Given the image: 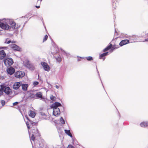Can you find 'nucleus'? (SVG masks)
Wrapping results in <instances>:
<instances>
[{
  "label": "nucleus",
  "instance_id": "72a5a7b5",
  "mask_svg": "<svg viewBox=\"0 0 148 148\" xmlns=\"http://www.w3.org/2000/svg\"><path fill=\"white\" fill-rule=\"evenodd\" d=\"M11 42V41L10 40H9L8 41H7V39L5 40V42L4 43H7L8 44H9Z\"/></svg>",
  "mask_w": 148,
  "mask_h": 148
},
{
  "label": "nucleus",
  "instance_id": "7ed1b4c3",
  "mask_svg": "<svg viewBox=\"0 0 148 148\" xmlns=\"http://www.w3.org/2000/svg\"><path fill=\"white\" fill-rule=\"evenodd\" d=\"M3 61L5 66L8 67L10 66L14 63L12 59L11 58H5L3 59Z\"/></svg>",
  "mask_w": 148,
  "mask_h": 148
},
{
  "label": "nucleus",
  "instance_id": "c756f323",
  "mask_svg": "<svg viewBox=\"0 0 148 148\" xmlns=\"http://www.w3.org/2000/svg\"><path fill=\"white\" fill-rule=\"evenodd\" d=\"M48 37L47 35H46L44 38H43V42H44L47 40Z\"/></svg>",
  "mask_w": 148,
  "mask_h": 148
},
{
  "label": "nucleus",
  "instance_id": "c85d7f7f",
  "mask_svg": "<svg viewBox=\"0 0 148 148\" xmlns=\"http://www.w3.org/2000/svg\"><path fill=\"white\" fill-rule=\"evenodd\" d=\"M60 120V122L62 124H64L65 123V121L62 117H61V118Z\"/></svg>",
  "mask_w": 148,
  "mask_h": 148
},
{
  "label": "nucleus",
  "instance_id": "603ef678",
  "mask_svg": "<svg viewBox=\"0 0 148 148\" xmlns=\"http://www.w3.org/2000/svg\"><path fill=\"white\" fill-rule=\"evenodd\" d=\"M0 90H1V87H0Z\"/></svg>",
  "mask_w": 148,
  "mask_h": 148
},
{
  "label": "nucleus",
  "instance_id": "6e6552de",
  "mask_svg": "<svg viewBox=\"0 0 148 148\" xmlns=\"http://www.w3.org/2000/svg\"><path fill=\"white\" fill-rule=\"evenodd\" d=\"M53 108V114L55 116L60 114V109L58 107L51 108Z\"/></svg>",
  "mask_w": 148,
  "mask_h": 148
},
{
  "label": "nucleus",
  "instance_id": "09e8293b",
  "mask_svg": "<svg viewBox=\"0 0 148 148\" xmlns=\"http://www.w3.org/2000/svg\"><path fill=\"white\" fill-rule=\"evenodd\" d=\"M11 43H14V41H11Z\"/></svg>",
  "mask_w": 148,
  "mask_h": 148
},
{
  "label": "nucleus",
  "instance_id": "49530a36",
  "mask_svg": "<svg viewBox=\"0 0 148 148\" xmlns=\"http://www.w3.org/2000/svg\"><path fill=\"white\" fill-rule=\"evenodd\" d=\"M145 41H148V38L145 39Z\"/></svg>",
  "mask_w": 148,
  "mask_h": 148
},
{
  "label": "nucleus",
  "instance_id": "1a4fd4ad",
  "mask_svg": "<svg viewBox=\"0 0 148 148\" xmlns=\"http://www.w3.org/2000/svg\"><path fill=\"white\" fill-rule=\"evenodd\" d=\"M10 48L12 49L15 51H18V46L14 44H11L9 45Z\"/></svg>",
  "mask_w": 148,
  "mask_h": 148
},
{
  "label": "nucleus",
  "instance_id": "473e14b6",
  "mask_svg": "<svg viewBox=\"0 0 148 148\" xmlns=\"http://www.w3.org/2000/svg\"><path fill=\"white\" fill-rule=\"evenodd\" d=\"M5 101L3 100H1V103L2 106H3L5 104Z\"/></svg>",
  "mask_w": 148,
  "mask_h": 148
},
{
  "label": "nucleus",
  "instance_id": "f257e3e1",
  "mask_svg": "<svg viewBox=\"0 0 148 148\" xmlns=\"http://www.w3.org/2000/svg\"><path fill=\"white\" fill-rule=\"evenodd\" d=\"M0 27L2 29L7 30L10 29L12 28V29H15L16 23L12 19H8L5 21L1 22L2 20H0Z\"/></svg>",
  "mask_w": 148,
  "mask_h": 148
},
{
  "label": "nucleus",
  "instance_id": "37998d69",
  "mask_svg": "<svg viewBox=\"0 0 148 148\" xmlns=\"http://www.w3.org/2000/svg\"><path fill=\"white\" fill-rule=\"evenodd\" d=\"M55 87H56V88L57 89H58L59 88V86L58 85H56L55 86Z\"/></svg>",
  "mask_w": 148,
  "mask_h": 148
},
{
  "label": "nucleus",
  "instance_id": "2eb2a0df",
  "mask_svg": "<svg viewBox=\"0 0 148 148\" xmlns=\"http://www.w3.org/2000/svg\"><path fill=\"white\" fill-rule=\"evenodd\" d=\"M32 133L34 135H35L36 136H38L39 135L38 132V130L36 128H34L33 129L32 131Z\"/></svg>",
  "mask_w": 148,
  "mask_h": 148
},
{
  "label": "nucleus",
  "instance_id": "de8ad7c7",
  "mask_svg": "<svg viewBox=\"0 0 148 148\" xmlns=\"http://www.w3.org/2000/svg\"><path fill=\"white\" fill-rule=\"evenodd\" d=\"M97 73H98V75H99V77H100V75H99V72L97 70Z\"/></svg>",
  "mask_w": 148,
  "mask_h": 148
},
{
  "label": "nucleus",
  "instance_id": "9d476101",
  "mask_svg": "<svg viewBox=\"0 0 148 148\" xmlns=\"http://www.w3.org/2000/svg\"><path fill=\"white\" fill-rule=\"evenodd\" d=\"M21 86L22 89L24 91H26L27 90V88L28 87L27 84H21L20 82H19V88Z\"/></svg>",
  "mask_w": 148,
  "mask_h": 148
},
{
  "label": "nucleus",
  "instance_id": "c9c22d12",
  "mask_svg": "<svg viewBox=\"0 0 148 148\" xmlns=\"http://www.w3.org/2000/svg\"><path fill=\"white\" fill-rule=\"evenodd\" d=\"M38 84H39V82H38L35 81V82H33V84L34 86H36L37 85H38Z\"/></svg>",
  "mask_w": 148,
  "mask_h": 148
},
{
  "label": "nucleus",
  "instance_id": "b1692460",
  "mask_svg": "<svg viewBox=\"0 0 148 148\" xmlns=\"http://www.w3.org/2000/svg\"><path fill=\"white\" fill-rule=\"evenodd\" d=\"M61 50L62 52L67 57H68V55H69V53H67L65 52V51L63 50L62 49H61Z\"/></svg>",
  "mask_w": 148,
  "mask_h": 148
},
{
  "label": "nucleus",
  "instance_id": "58836bf2",
  "mask_svg": "<svg viewBox=\"0 0 148 148\" xmlns=\"http://www.w3.org/2000/svg\"><path fill=\"white\" fill-rule=\"evenodd\" d=\"M67 148H75V147L71 145H69Z\"/></svg>",
  "mask_w": 148,
  "mask_h": 148
},
{
  "label": "nucleus",
  "instance_id": "c03bdc74",
  "mask_svg": "<svg viewBox=\"0 0 148 148\" xmlns=\"http://www.w3.org/2000/svg\"><path fill=\"white\" fill-rule=\"evenodd\" d=\"M36 7L37 8H40V6H36Z\"/></svg>",
  "mask_w": 148,
  "mask_h": 148
},
{
  "label": "nucleus",
  "instance_id": "0eeeda50",
  "mask_svg": "<svg viewBox=\"0 0 148 148\" xmlns=\"http://www.w3.org/2000/svg\"><path fill=\"white\" fill-rule=\"evenodd\" d=\"M41 64L43 66L44 70L47 71H49L50 70V67L48 64L45 62H41Z\"/></svg>",
  "mask_w": 148,
  "mask_h": 148
},
{
  "label": "nucleus",
  "instance_id": "6ab92c4d",
  "mask_svg": "<svg viewBox=\"0 0 148 148\" xmlns=\"http://www.w3.org/2000/svg\"><path fill=\"white\" fill-rule=\"evenodd\" d=\"M42 96V94L41 92H39L36 93L35 95V96L36 97L40 98L41 99L43 98Z\"/></svg>",
  "mask_w": 148,
  "mask_h": 148
},
{
  "label": "nucleus",
  "instance_id": "4c0bfd02",
  "mask_svg": "<svg viewBox=\"0 0 148 148\" xmlns=\"http://www.w3.org/2000/svg\"><path fill=\"white\" fill-rule=\"evenodd\" d=\"M27 18V16H25L24 17H22L20 18V20H21L22 18H23V19H25L26 18Z\"/></svg>",
  "mask_w": 148,
  "mask_h": 148
},
{
  "label": "nucleus",
  "instance_id": "f704fd0d",
  "mask_svg": "<svg viewBox=\"0 0 148 148\" xmlns=\"http://www.w3.org/2000/svg\"><path fill=\"white\" fill-rule=\"evenodd\" d=\"M50 98L52 100H55V97H53V96L52 95H51L50 96Z\"/></svg>",
  "mask_w": 148,
  "mask_h": 148
},
{
  "label": "nucleus",
  "instance_id": "20e7f679",
  "mask_svg": "<svg viewBox=\"0 0 148 148\" xmlns=\"http://www.w3.org/2000/svg\"><path fill=\"white\" fill-rule=\"evenodd\" d=\"M25 66L31 71H34L35 69L34 66L27 60H26V62L24 63Z\"/></svg>",
  "mask_w": 148,
  "mask_h": 148
},
{
  "label": "nucleus",
  "instance_id": "5fc2aeb1",
  "mask_svg": "<svg viewBox=\"0 0 148 148\" xmlns=\"http://www.w3.org/2000/svg\"><path fill=\"white\" fill-rule=\"evenodd\" d=\"M78 60V61H79V60Z\"/></svg>",
  "mask_w": 148,
  "mask_h": 148
},
{
  "label": "nucleus",
  "instance_id": "3c124183",
  "mask_svg": "<svg viewBox=\"0 0 148 148\" xmlns=\"http://www.w3.org/2000/svg\"><path fill=\"white\" fill-rule=\"evenodd\" d=\"M28 132H29V131H28ZM29 136H30V134H29Z\"/></svg>",
  "mask_w": 148,
  "mask_h": 148
},
{
  "label": "nucleus",
  "instance_id": "a878e982",
  "mask_svg": "<svg viewBox=\"0 0 148 148\" xmlns=\"http://www.w3.org/2000/svg\"><path fill=\"white\" fill-rule=\"evenodd\" d=\"M56 60L59 62H60L61 61V58L60 57H58L56 58Z\"/></svg>",
  "mask_w": 148,
  "mask_h": 148
},
{
  "label": "nucleus",
  "instance_id": "423d86ee",
  "mask_svg": "<svg viewBox=\"0 0 148 148\" xmlns=\"http://www.w3.org/2000/svg\"><path fill=\"white\" fill-rule=\"evenodd\" d=\"M8 67L6 69V71L10 75H12L15 72V69L12 66Z\"/></svg>",
  "mask_w": 148,
  "mask_h": 148
},
{
  "label": "nucleus",
  "instance_id": "bb28decb",
  "mask_svg": "<svg viewBox=\"0 0 148 148\" xmlns=\"http://www.w3.org/2000/svg\"><path fill=\"white\" fill-rule=\"evenodd\" d=\"M40 114L42 116H45L44 117V119H46V117L45 114L43 112H40Z\"/></svg>",
  "mask_w": 148,
  "mask_h": 148
},
{
  "label": "nucleus",
  "instance_id": "dca6fc26",
  "mask_svg": "<svg viewBox=\"0 0 148 148\" xmlns=\"http://www.w3.org/2000/svg\"><path fill=\"white\" fill-rule=\"evenodd\" d=\"M140 126L143 127H145L148 125V122L145 121L141 123L140 124Z\"/></svg>",
  "mask_w": 148,
  "mask_h": 148
},
{
  "label": "nucleus",
  "instance_id": "ea45409f",
  "mask_svg": "<svg viewBox=\"0 0 148 148\" xmlns=\"http://www.w3.org/2000/svg\"><path fill=\"white\" fill-rule=\"evenodd\" d=\"M3 92L2 91L1 89V90H0V96L2 95H3Z\"/></svg>",
  "mask_w": 148,
  "mask_h": 148
},
{
  "label": "nucleus",
  "instance_id": "393cba45",
  "mask_svg": "<svg viewBox=\"0 0 148 148\" xmlns=\"http://www.w3.org/2000/svg\"><path fill=\"white\" fill-rule=\"evenodd\" d=\"M86 59L88 61H91L92 60L93 58L91 56H88L86 57Z\"/></svg>",
  "mask_w": 148,
  "mask_h": 148
},
{
  "label": "nucleus",
  "instance_id": "a19ab883",
  "mask_svg": "<svg viewBox=\"0 0 148 148\" xmlns=\"http://www.w3.org/2000/svg\"><path fill=\"white\" fill-rule=\"evenodd\" d=\"M111 49V51L112 52V51L113 50H114L115 49L114 48V47H113V46H112V48Z\"/></svg>",
  "mask_w": 148,
  "mask_h": 148
},
{
  "label": "nucleus",
  "instance_id": "5701e85b",
  "mask_svg": "<svg viewBox=\"0 0 148 148\" xmlns=\"http://www.w3.org/2000/svg\"><path fill=\"white\" fill-rule=\"evenodd\" d=\"M9 45L8 47H0V49H10Z\"/></svg>",
  "mask_w": 148,
  "mask_h": 148
},
{
  "label": "nucleus",
  "instance_id": "39448f33",
  "mask_svg": "<svg viewBox=\"0 0 148 148\" xmlns=\"http://www.w3.org/2000/svg\"><path fill=\"white\" fill-rule=\"evenodd\" d=\"M26 118L29 121L28 122H27L26 123L27 127L29 130L30 129L31 127L32 128V127L33 125H35L36 124V123L33 122L31 120H30L27 116L26 117Z\"/></svg>",
  "mask_w": 148,
  "mask_h": 148
},
{
  "label": "nucleus",
  "instance_id": "9b49d317",
  "mask_svg": "<svg viewBox=\"0 0 148 148\" xmlns=\"http://www.w3.org/2000/svg\"><path fill=\"white\" fill-rule=\"evenodd\" d=\"M6 55V54L3 50H0V60L3 59Z\"/></svg>",
  "mask_w": 148,
  "mask_h": 148
},
{
  "label": "nucleus",
  "instance_id": "ddd939ff",
  "mask_svg": "<svg viewBox=\"0 0 148 148\" xmlns=\"http://www.w3.org/2000/svg\"><path fill=\"white\" fill-rule=\"evenodd\" d=\"M28 114L29 116L31 117L32 118H34L36 115L35 113V112L32 110H29L28 112Z\"/></svg>",
  "mask_w": 148,
  "mask_h": 148
},
{
  "label": "nucleus",
  "instance_id": "2f4dec72",
  "mask_svg": "<svg viewBox=\"0 0 148 148\" xmlns=\"http://www.w3.org/2000/svg\"><path fill=\"white\" fill-rule=\"evenodd\" d=\"M65 133L67 134L68 135L70 133V131L69 130H64Z\"/></svg>",
  "mask_w": 148,
  "mask_h": 148
},
{
  "label": "nucleus",
  "instance_id": "a211bd4d",
  "mask_svg": "<svg viewBox=\"0 0 148 148\" xmlns=\"http://www.w3.org/2000/svg\"><path fill=\"white\" fill-rule=\"evenodd\" d=\"M108 52H106L104 53H103L100 55V58L101 59L102 58L103 59V60L104 61L105 60V58H102L103 57L105 56H107L108 55Z\"/></svg>",
  "mask_w": 148,
  "mask_h": 148
},
{
  "label": "nucleus",
  "instance_id": "4468645a",
  "mask_svg": "<svg viewBox=\"0 0 148 148\" xmlns=\"http://www.w3.org/2000/svg\"><path fill=\"white\" fill-rule=\"evenodd\" d=\"M61 106V104L60 103L58 102H56L52 104L51 107L56 108V107H58Z\"/></svg>",
  "mask_w": 148,
  "mask_h": 148
},
{
  "label": "nucleus",
  "instance_id": "864d4df0",
  "mask_svg": "<svg viewBox=\"0 0 148 148\" xmlns=\"http://www.w3.org/2000/svg\"><path fill=\"white\" fill-rule=\"evenodd\" d=\"M39 1H38V2Z\"/></svg>",
  "mask_w": 148,
  "mask_h": 148
},
{
  "label": "nucleus",
  "instance_id": "4be33fe9",
  "mask_svg": "<svg viewBox=\"0 0 148 148\" xmlns=\"http://www.w3.org/2000/svg\"><path fill=\"white\" fill-rule=\"evenodd\" d=\"M18 102L17 101L13 103V106H14V108L18 110Z\"/></svg>",
  "mask_w": 148,
  "mask_h": 148
},
{
  "label": "nucleus",
  "instance_id": "e433bc0d",
  "mask_svg": "<svg viewBox=\"0 0 148 148\" xmlns=\"http://www.w3.org/2000/svg\"><path fill=\"white\" fill-rule=\"evenodd\" d=\"M113 47H114V49H117L118 48H119V46L118 45H113Z\"/></svg>",
  "mask_w": 148,
  "mask_h": 148
},
{
  "label": "nucleus",
  "instance_id": "79ce46f5",
  "mask_svg": "<svg viewBox=\"0 0 148 148\" xmlns=\"http://www.w3.org/2000/svg\"><path fill=\"white\" fill-rule=\"evenodd\" d=\"M68 135H69L71 137H72V135L71 133Z\"/></svg>",
  "mask_w": 148,
  "mask_h": 148
},
{
  "label": "nucleus",
  "instance_id": "aec40b11",
  "mask_svg": "<svg viewBox=\"0 0 148 148\" xmlns=\"http://www.w3.org/2000/svg\"><path fill=\"white\" fill-rule=\"evenodd\" d=\"M112 45L111 44H110V45L109 46H108L107 47L105 48L103 50V52H106L108 50L110 49L112 47Z\"/></svg>",
  "mask_w": 148,
  "mask_h": 148
},
{
  "label": "nucleus",
  "instance_id": "8fccbe9b",
  "mask_svg": "<svg viewBox=\"0 0 148 148\" xmlns=\"http://www.w3.org/2000/svg\"><path fill=\"white\" fill-rule=\"evenodd\" d=\"M20 49L19 48V51H20Z\"/></svg>",
  "mask_w": 148,
  "mask_h": 148
},
{
  "label": "nucleus",
  "instance_id": "7c9ffc66",
  "mask_svg": "<svg viewBox=\"0 0 148 148\" xmlns=\"http://www.w3.org/2000/svg\"><path fill=\"white\" fill-rule=\"evenodd\" d=\"M34 136H36L35 135H34V134H32V136L30 138V139L34 141L35 139Z\"/></svg>",
  "mask_w": 148,
  "mask_h": 148
},
{
  "label": "nucleus",
  "instance_id": "cd10ccee",
  "mask_svg": "<svg viewBox=\"0 0 148 148\" xmlns=\"http://www.w3.org/2000/svg\"><path fill=\"white\" fill-rule=\"evenodd\" d=\"M18 71H17L14 74V76L15 77L18 78Z\"/></svg>",
  "mask_w": 148,
  "mask_h": 148
},
{
  "label": "nucleus",
  "instance_id": "f03ea898",
  "mask_svg": "<svg viewBox=\"0 0 148 148\" xmlns=\"http://www.w3.org/2000/svg\"><path fill=\"white\" fill-rule=\"evenodd\" d=\"M0 86L3 92H4V93L7 95L8 99H9L11 98L12 97L10 96L9 95L11 94L12 91L10 87L8 86L7 85H5L4 84H1ZM6 97L7 98V97Z\"/></svg>",
  "mask_w": 148,
  "mask_h": 148
},
{
  "label": "nucleus",
  "instance_id": "f3484780",
  "mask_svg": "<svg viewBox=\"0 0 148 148\" xmlns=\"http://www.w3.org/2000/svg\"><path fill=\"white\" fill-rule=\"evenodd\" d=\"M13 88L14 90L18 89V82H15L13 85Z\"/></svg>",
  "mask_w": 148,
  "mask_h": 148
},
{
  "label": "nucleus",
  "instance_id": "412c9836",
  "mask_svg": "<svg viewBox=\"0 0 148 148\" xmlns=\"http://www.w3.org/2000/svg\"><path fill=\"white\" fill-rule=\"evenodd\" d=\"M25 75V73L24 71H19V78L23 77Z\"/></svg>",
  "mask_w": 148,
  "mask_h": 148
},
{
  "label": "nucleus",
  "instance_id": "f8f14e48",
  "mask_svg": "<svg viewBox=\"0 0 148 148\" xmlns=\"http://www.w3.org/2000/svg\"><path fill=\"white\" fill-rule=\"evenodd\" d=\"M129 43V41L128 40H122L119 43V45L122 46L124 45Z\"/></svg>",
  "mask_w": 148,
  "mask_h": 148
},
{
  "label": "nucleus",
  "instance_id": "a18cd8bd",
  "mask_svg": "<svg viewBox=\"0 0 148 148\" xmlns=\"http://www.w3.org/2000/svg\"><path fill=\"white\" fill-rule=\"evenodd\" d=\"M27 22V21H25V22L24 23V24L23 25V27H24L25 26V23Z\"/></svg>",
  "mask_w": 148,
  "mask_h": 148
}]
</instances>
